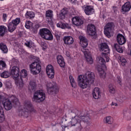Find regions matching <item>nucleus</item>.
<instances>
[{
    "label": "nucleus",
    "instance_id": "obj_37",
    "mask_svg": "<svg viewBox=\"0 0 131 131\" xmlns=\"http://www.w3.org/2000/svg\"><path fill=\"white\" fill-rule=\"evenodd\" d=\"M1 77H3V78H8V77H10V75H11V74L9 73V72L7 71H5L3 72L2 73L0 74Z\"/></svg>",
    "mask_w": 131,
    "mask_h": 131
},
{
    "label": "nucleus",
    "instance_id": "obj_35",
    "mask_svg": "<svg viewBox=\"0 0 131 131\" xmlns=\"http://www.w3.org/2000/svg\"><path fill=\"white\" fill-rule=\"evenodd\" d=\"M10 100L14 105H18L19 104V100L15 96L12 95L11 97Z\"/></svg>",
    "mask_w": 131,
    "mask_h": 131
},
{
    "label": "nucleus",
    "instance_id": "obj_9",
    "mask_svg": "<svg viewBox=\"0 0 131 131\" xmlns=\"http://www.w3.org/2000/svg\"><path fill=\"white\" fill-rule=\"evenodd\" d=\"M21 21L20 18L17 17L15 19L12 20L11 22L8 23L7 27H8V30L9 32H14L15 30H16V28H17V26L20 24V22Z\"/></svg>",
    "mask_w": 131,
    "mask_h": 131
},
{
    "label": "nucleus",
    "instance_id": "obj_49",
    "mask_svg": "<svg viewBox=\"0 0 131 131\" xmlns=\"http://www.w3.org/2000/svg\"><path fill=\"white\" fill-rule=\"evenodd\" d=\"M46 45V43H45L44 42H43L41 45V47H42L43 49H45V48H46V46H45Z\"/></svg>",
    "mask_w": 131,
    "mask_h": 131
},
{
    "label": "nucleus",
    "instance_id": "obj_36",
    "mask_svg": "<svg viewBox=\"0 0 131 131\" xmlns=\"http://www.w3.org/2000/svg\"><path fill=\"white\" fill-rule=\"evenodd\" d=\"M108 91L111 94H115V86L112 84L108 85Z\"/></svg>",
    "mask_w": 131,
    "mask_h": 131
},
{
    "label": "nucleus",
    "instance_id": "obj_40",
    "mask_svg": "<svg viewBox=\"0 0 131 131\" xmlns=\"http://www.w3.org/2000/svg\"><path fill=\"white\" fill-rule=\"evenodd\" d=\"M120 62L121 64V65H122V66H124V65H125V64H126V59L125 58H124V57L121 56L119 58Z\"/></svg>",
    "mask_w": 131,
    "mask_h": 131
},
{
    "label": "nucleus",
    "instance_id": "obj_12",
    "mask_svg": "<svg viewBox=\"0 0 131 131\" xmlns=\"http://www.w3.org/2000/svg\"><path fill=\"white\" fill-rule=\"evenodd\" d=\"M72 23L76 26H81L83 24L84 19L79 16H74L72 18Z\"/></svg>",
    "mask_w": 131,
    "mask_h": 131
},
{
    "label": "nucleus",
    "instance_id": "obj_53",
    "mask_svg": "<svg viewBox=\"0 0 131 131\" xmlns=\"http://www.w3.org/2000/svg\"><path fill=\"white\" fill-rule=\"evenodd\" d=\"M98 1H100V2H102V1H103V0H98Z\"/></svg>",
    "mask_w": 131,
    "mask_h": 131
},
{
    "label": "nucleus",
    "instance_id": "obj_7",
    "mask_svg": "<svg viewBox=\"0 0 131 131\" xmlns=\"http://www.w3.org/2000/svg\"><path fill=\"white\" fill-rule=\"evenodd\" d=\"M45 100H46V93H45L43 90H38L35 92L32 98L33 102L41 103V102H43Z\"/></svg>",
    "mask_w": 131,
    "mask_h": 131
},
{
    "label": "nucleus",
    "instance_id": "obj_16",
    "mask_svg": "<svg viewBox=\"0 0 131 131\" xmlns=\"http://www.w3.org/2000/svg\"><path fill=\"white\" fill-rule=\"evenodd\" d=\"M113 27V23H108L106 24L104 28V34L106 36H110V33L111 32V30H112V28Z\"/></svg>",
    "mask_w": 131,
    "mask_h": 131
},
{
    "label": "nucleus",
    "instance_id": "obj_18",
    "mask_svg": "<svg viewBox=\"0 0 131 131\" xmlns=\"http://www.w3.org/2000/svg\"><path fill=\"white\" fill-rule=\"evenodd\" d=\"M3 107L5 110L7 111H9V110H11L13 107V104H12V101L10 100V99L5 100V102H3L2 104Z\"/></svg>",
    "mask_w": 131,
    "mask_h": 131
},
{
    "label": "nucleus",
    "instance_id": "obj_6",
    "mask_svg": "<svg viewBox=\"0 0 131 131\" xmlns=\"http://www.w3.org/2000/svg\"><path fill=\"white\" fill-rule=\"evenodd\" d=\"M24 108L19 111V116H26L30 113V112H34L35 113L36 111L33 108V105L31 103V101L29 100H26L24 103Z\"/></svg>",
    "mask_w": 131,
    "mask_h": 131
},
{
    "label": "nucleus",
    "instance_id": "obj_46",
    "mask_svg": "<svg viewBox=\"0 0 131 131\" xmlns=\"http://www.w3.org/2000/svg\"><path fill=\"white\" fill-rule=\"evenodd\" d=\"M4 108H3V106L0 105V115H4Z\"/></svg>",
    "mask_w": 131,
    "mask_h": 131
},
{
    "label": "nucleus",
    "instance_id": "obj_48",
    "mask_svg": "<svg viewBox=\"0 0 131 131\" xmlns=\"http://www.w3.org/2000/svg\"><path fill=\"white\" fill-rule=\"evenodd\" d=\"M111 105L112 106H118V105H117V103H115V102H112V103H111Z\"/></svg>",
    "mask_w": 131,
    "mask_h": 131
},
{
    "label": "nucleus",
    "instance_id": "obj_28",
    "mask_svg": "<svg viewBox=\"0 0 131 131\" xmlns=\"http://www.w3.org/2000/svg\"><path fill=\"white\" fill-rule=\"evenodd\" d=\"M0 50L3 54H8V47L4 43H0Z\"/></svg>",
    "mask_w": 131,
    "mask_h": 131
},
{
    "label": "nucleus",
    "instance_id": "obj_29",
    "mask_svg": "<svg viewBox=\"0 0 131 131\" xmlns=\"http://www.w3.org/2000/svg\"><path fill=\"white\" fill-rule=\"evenodd\" d=\"M8 31V28L5 26H0V36L3 37L6 34V32Z\"/></svg>",
    "mask_w": 131,
    "mask_h": 131
},
{
    "label": "nucleus",
    "instance_id": "obj_15",
    "mask_svg": "<svg viewBox=\"0 0 131 131\" xmlns=\"http://www.w3.org/2000/svg\"><path fill=\"white\" fill-rule=\"evenodd\" d=\"M87 32L90 36H94L96 35V27L93 24L89 25L87 29Z\"/></svg>",
    "mask_w": 131,
    "mask_h": 131
},
{
    "label": "nucleus",
    "instance_id": "obj_55",
    "mask_svg": "<svg viewBox=\"0 0 131 131\" xmlns=\"http://www.w3.org/2000/svg\"><path fill=\"white\" fill-rule=\"evenodd\" d=\"M1 2H3V1H4V0H0Z\"/></svg>",
    "mask_w": 131,
    "mask_h": 131
},
{
    "label": "nucleus",
    "instance_id": "obj_14",
    "mask_svg": "<svg viewBox=\"0 0 131 131\" xmlns=\"http://www.w3.org/2000/svg\"><path fill=\"white\" fill-rule=\"evenodd\" d=\"M10 75H12L14 78H18L20 75V69L17 66H14L11 68Z\"/></svg>",
    "mask_w": 131,
    "mask_h": 131
},
{
    "label": "nucleus",
    "instance_id": "obj_27",
    "mask_svg": "<svg viewBox=\"0 0 131 131\" xmlns=\"http://www.w3.org/2000/svg\"><path fill=\"white\" fill-rule=\"evenodd\" d=\"M123 117L127 119V120H130L131 115L130 113H129V111L127 109L124 110L123 112Z\"/></svg>",
    "mask_w": 131,
    "mask_h": 131
},
{
    "label": "nucleus",
    "instance_id": "obj_1",
    "mask_svg": "<svg viewBox=\"0 0 131 131\" xmlns=\"http://www.w3.org/2000/svg\"><path fill=\"white\" fill-rule=\"evenodd\" d=\"M95 81L94 73L87 72L85 75H80L78 77V85L81 89H86L88 84H92Z\"/></svg>",
    "mask_w": 131,
    "mask_h": 131
},
{
    "label": "nucleus",
    "instance_id": "obj_19",
    "mask_svg": "<svg viewBox=\"0 0 131 131\" xmlns=\"http://www.w3.org/2000/svg\"><path fill=\"white\" fill-rule=\"evenodd\" d=\"M117 40L118 42L119 45L122 46V45H124L125 43L126 40L125 39V37L122 34H118L117 36Z\"/></svg>",
    "mask_w": 131,
    "mask_h": 131
},
{
    "label": "nucleus",
    "instance_id": "obj_13",
    "mask_svg": "<svg viewBox=\"0 0 131 131\" xmlns=\"http://www.w3.org/2000/svg\"><path fill=\"white\" fill-rule=\"evenodd\" d=\"M46 73L49 78H54V76H55L54 67L51 64L48 65L46 68Z\"/></svg>",
    "mask_w": 131,
    "mask_h": 131
},
{
    "label": "nucleus",
    "instance_id": "obj_4",
    "mask_svg": "<svg viewBox=\"0 0 131 131\" xmlns=\"http://www.w3.org/2000/svg\"><path fill=\"white\" fill-rule=\"evenodd\" d=\"M100 51L104 52L101 53V57L97 59L99 64L104 65L106 62H109V54H110V48L106 43H101L100 44Z\"/></svg>",
    "mask_w": 131,
    "mask_h": 131
},
{
    "label": "nucleus",
    "instance_id": "obj_41",
    "mask_svg": "<svg viewBox=\"0 0 131 131\" xmlns=\"http://www.w3.org/2000/svg\"><path fill=\"white\" fill-rule=\"evenodd\" d=\"M6 100L5 96L0 95V106H2L5 103Z\"/></svg>",
    "mask_w": 131,
    "mask_h": 131
},
{
    "label": "nucleus",
    "instance_id": "obj_22",
    "mask_svg": "<svg viewBox=\"0 0 131 131\" xmlns=\"http://www.w3.org/2000/svg\"><path fill=\"white\" fill-rule=\"evenodd\" d=\"M93 98L96 99H98L101 98V92H100V88H95L92 93Z\"/></svg>",
    "mask_w": 131,
    "mask_h": 131
},
{
    "label": "nucleus",
    "instance_id": "obj_8",
    "mask_svg": "<svg viewBox=\"0 0 131 131\" xmlns=\"http://www.w3.org/2000/svg\"><path fill=\"white\" fill-rule=\"evenodd\" d=\"M39 35L42 38L46 40H53L54 39V36H53L51 31L46 28L40 29Z\"/></svg>",
    "mask_w": 131,
    "mask_h": 131
},
{
    "label": "nucleus",
    "instance_id": "obj_3",
    "mask_svg": "<svg viewBox=\"0 0 131 131\" xmlns=\"http://www.w3.org/2000/svg\"><path fill=\"white\" fill-rule=\"evenodd\" d=\"M80 43L82 46L81 51L84 54V57L86 58V60L89 64H93L94 60L92 57V55H91V52L89 49H86L85 48L89 46V43L88 42V39L84 37L83 36H80Z\"/></svg>",
    "mask_w": 131,
    "mask_h": 131
},
{
    "label": "nucleus",
    "instance_id": "obj_56",
    "mask_svg": "<svg viewBox=\"0 0 131 131\" xmlns=\"http://www.w3.org/2000/svg\"><path fill=\"white\" fill-rule=\"evenodd\" d=\"M116 11H114V12L115 13Z\"/></svg>",
    "mask_w": 131,
    "mask_h": 131
},
{
    "label": "nucleus",
    "instance_id": "obj_43",
    "mask_svg": "<svg viewBox=\"0 0 131 131\" xmlns=\"http://www.w3.org/2000/svg\"><path fill=\"white\" fill-rule=\"evenodd\" d=\"M32 25V23L30 21H26L25 24V27L27 28V29H29L30 28V26Z\"/></svg>",
    "mask_w": 131,
    "mask_h": 131
},
{
    "label": "nucleus",
    "instance_id": "obj_20",
    "mask_svg": "<svg viewBox=\"0 0 131 131\" xmlns=\"http://www.w3.org/2000/svg\"><path fill=\"white\" fill-rule=\"evenodd\" d=\"M63 40L64 41V43L65 45H68V46L72 45L74 41L73 38L70 36H64L63 38Z\"/></svg>",
    "mask_w": 131,
    "mask_h": 131
},
{
    "label": "nucleus",
    "instance_id": "obj_51",
    "mask_svg": "<svg viewBox=\"0 0 131 131\" xmlns=\"http://www.w3.org/2000/svg\"><path fill=\"white\" fill-rule=\"evenodd\" d=\"M2 86H3V83L0 81V88H2Z\"/></svg>",
    "mask_w": 131,
    "mask_h": 131
},
{
    "label": "nucleus",
    "instance_id": "obj_34",
    "mask_svg": "<svg viewBox=\"0 0 131 131\" xmlns=\"http://www.w3.org/2000/svg\"><path fill=\"white\" fill-rule=\"evenodd\" d=\"M104 121L108 124H112L113 123V118L111 116H107L104 119Z\"/></svg>",
    "mask_w": 131,
    "mask_h": 131
},
{
    "label": "nucleus",
    "instance_id": "obj_52",
    "mask_svg": "<svg viewBox=\"0 0 131 131\" xmlns=\"http://www.w3.org/2000/svg\"><path fill=\"white\" fill-rule=\"evenodd\" d=\"M75 0H71V2H72V3H74V1H75Z\"/></svg>",
    "mask_w": 131,
    "mask_h": 131
},
{
    "label": "nucleus",
    "instance_id": "obj_24",
    "mask_svg": "<svg viewBox=\"0 0 131 131\" xmlns=\"http://www.w3.org/2000/svg\"><path fill=\"white\" fill-rule=\"evenodd\" d=\"M53 11L52 10H48L46 11V21L49 23V22H51L52 20H53Z\"/></svg>",
    "mask_w": 131,
    "mask_h": 131
},
{
    "label": "nucleus",
    "instance_id": "obj_25",
    "mask_svg": "<svg viewBox=\"0 0 131 131\" xmlns=\"http://www.w3.org/2000/svg\"><path fill=\"white\" fill-rule=\"evenodd\" d=\"M68 14V8H63L60 12V13L59 14V18L61 20H63V19H65V16L66 15Z\"/></svg>",
    "mask_w": 131,
    "mask_h": 131
},
{
    "label": "nucleus",
    "instance_id": "obj_32",
    "mask_svg": "<svg viewBox=\"0 0 131 131\" xmlns=\"http://www.w3.org/2000/svg\"><path fill=\"white\" fill-rule=\"evenodd\" d=\"M113 48V49H115V50H116L118 53H123V49H122V47L120 46V45L118 43H115Z\"/></svg>",
    "mask_w": 131,
    "mask_h": 131
},
{
    "label": "nucleus",
    "instance_id": "obj_42",
    "mask_svg": "<svg viewBox=\"0 0 131 131\" xmlns=\"http://www.w3.org/2000/svg\"><path fill=\"white\" fill-rule=\"evenodd\" d=\"M38 28H39V25H38V24H36L34 27H32V31H33L34 33H36L37 32Z\"/></svg>",
    "mask_w": 131,
    "mask_h": 131
},
{
    "label": "nucleus",
    "instance_id": "obj_26",
    "mask_svg": "<svg viewBox=\"0 0 131 131\" xmlns=\"http://www.w3.org/2000/svg\"><path fill=\"white\" fill-rule=\"evenodd\" d=\"M57 27H59V28H62V29H65V28H68V29H70L71 27L68 24H64L62 22H59L58 24H57Z\"/></svg>",
    "mask_w": 131,
    "mask_h": 131
},
{
    "label": "nucleus",
    "instance_id": "obj_44",
    "mask_svg": "<svg viewBox=\"0 0 131 131\" xmlns=\"http://www.w3.org/2000/svg\"><path fill=\"white\" fill-rule=\"evenodd\" d=\"M25 46L28 47L29 49H31L32 48V41H29L27 43H25Z\"/></svg>",
    "mask_w": 131,
    "mask_h": 131
},
{
    "label": "nucleus",
    "instance_id": "obj_10",
    "mask_svg": "<svg viewBox=\"0 0 131 131\" xmlns=\"http://www.w3.org/2000/svg\"><path fill=\"white\" fill-rule=\"evenodd\" d=\"M27 71L25 69H23L20 72V80H17L16 81V84L17 85V86H19L20 89H22L23 88V78L26 77L27 76Z\"/></svg>",
    "mask_w": 131,
    "mask_h": 131
},
{
    "label": "nucleus",
    "instance_id": "obj_39",
    "mask_svg": "<svg viewBox=\"0 0 131 131\" xmlns=\"http://www.w3.org/2000/svg\"><path fill=\"white\" fill-rule=\"evenodd\" d=\"M70 81L72 88H76V83H75L74 78L72 76H70Z\"/></svg>",
    "mask_w": 131,
    "mask_h": 131
},
{
    "label": "nucleus",
    "instance_id": "obj_47",
    "mask_svg": "<svg viewBox=\"0 0 131 131\" xmlns=\"http://www.w3.org/2000/svg\"><path fill=\"white\" fill-rule=\"evenodd\" d=\"M7 14L3 13V21L4 22H6L7 21Z\"/></svg>",
    "mask_w": 131,
    "mask_h": 131
},
{
    "label": "nucleus",
    "instance_id": "obj_54",
    "mask_svg": "<svg viewBox=\"0 0 131 131\" xmlns=\"http://www.w3.org/2000/svg\"><path fill=\"white\" fill-rule=\"evenodd\" d=\"M129 108H130V109L131 110V105L130 106V107H129Z\"/></svg>",
    "mask_w": 131,
    "mask_h": 131
},
{
    "label": "nucleus",
    "instance_id": "obj_5",
    "mask_svg": "<svg viewBox=\"0 0 131 131\" xmlns=\"http://www.w3.org/2000/svg\"><path fill=\"white\" fill-rule=\"evenodd\" d=\"M30 58L34 61L33 62L29 65L31 73L34 75H37L38 73H40L41 71V66L39 64L40 60L39 58L33 55H30Z\"/></svg>",
    "mask_w": 131,
    "mask_h": 131
},
{
    "label": "nucleus",
    "instance_id": "obj_45",
    "mask_svg": "<svg viewBox=\"0 0 131 131\" xmlns=\"http://www.w3.org/2000/svg\"><path fill=\"white\" fill-rule=\"evenodd\" d=\"M117 100L120 102L121 103H122V102L124 101V98H123V95H121L120 96L117 98Z\"/></svg>",
    "mask_w": 131,
    "mask_h": 131
},
{
    "label": "nucleus",
    "instance_id": "obj_31",
    "mask_svg": "<svg viewBox=\"0 0 131 131\" xmlns=\"http://www.w3.org/2000/svg\"><path fill=\"white\" fill-rule=\"evenodd\" d=\"M29 90L30 91L31 93L32 92H35L36 90V84L34 82H30V85L29 86Z\"/></svg>",
    "mask_w": 131,
    "mask_h": 131
},
{
    "label": "nucleus",
    "instance_id": "obj_30",
    "mask_svg": "<svg viewBox=\"0 0 131 131\" xmlns=\"http://www.w3.org/2000/svg\"><path fill=\"white\" fill-rule=\"evenodd\" d=\"M97 70L101 78H105L106 77V73H105V71H104V70H103L102 67H98Z\"/></svg>",
    "mask_w": 131,
    "mask_h": 131
},
{
    "label": "nucleus",
    "instance_id": "obj_23",
    "mask_svg": "<svg viewBox=\"0 0 131 131\" xmlns=\"http://www.w3.org/2000/svg\"><path fill=\"white\" fill-rule=\"evenodd\" d=\"M131 9V3L129 2H126L122 6V11L123 12H128L130 11Z\"/></svg>",
    "mask_w": 131,
    "mask_h": 131
},
{
    "label": "nucleus",
    "instance_id": "obj_38",
    "mask_svg": "<svg viewBox=\"0 0 131 131\" xmlns=\"http://www.w3.org/2000/svg\"><path fill=\"white\" fill-rule=\"evenodd\" d=\"M7 68V63L4 60H0V70H4Z\"/></svg>",
    "mask_w": 131,
    "mask_h": 131
},
{
    "label": "nucleus",
    "instance_id": "obj_2",
    "mask_svg": "<svg viewBox=\"0 0 131 131\" xmlns=\"http://www.w3.org/2000/svg\"><path fill=\"white\" fill-rule=\"evenodd\" d=\"M90 121H91L90 115L85 114L83 115H80L78 118L72 119L71 123L72 126H76V128L81 130L83 127H85L86 125L90 124Z\"/></svg>",
    "mask_w": 131,
    "mask_h": 131
},
{
    "label": "nucleus",
    "instance_id": "obj_50",
    "mask_svg": "<svg viewBox=\"0 0 131 131\" xmlns=\"http://www.w3.org/2000/svg\"><path fill=\"white\" fill-rule=\"evenodd\" d=\"M118 83H120V84L121 85V84H120V83H121V79H118Z\"/></svg>",
    "mask_w": 131,
    "mask_h": 131
},
{
    "label": "nucleus",
    "instance_id": "obj_33",
    "mask_svg": "<svg viewBox=\"0 0 131 131\" xmlns=\"http://www.w3.org/2000/svg\"><path fill=\"white\" fill-rule=\"evenodd\" d=\"M34 17H35V14L32 11H28L26 13V17L27 19H33Z\"/></svg>",
    "mask_w": 131,
    "mask_h": 131
},
{
    "label": "nucleus",
    "instance_id": "obj_17",
    "mask_svg": "<svg viewBox=\"0 0 131 131\" xmlns=\"http://www.w3.org/2000/svg\"><path fill=\"white\" fill-rule=\"evenodd\" d=\"M84 11L86 15L88 16H90L92 15V14H94V12H95V10L94 9V6L87 5L84 7Z\"/></svg>",
    "mask_w": 131,
    "mask_h": 131
},
{
    "label": "nucleus",
    "instance_id": "obj_21",
    "mask_svg": "<svg viewBox=\"0 0 131 131\" xmlns=\"http://www.w3.org/2000/svg\"><path fill=\"white\" fill-rule=\"evenodd\" d=\"M57 61L58 64L60 66L61 68H64L65 67V61H64V57L61 55H58L57 56Z\"/></svg>",
    "mask_w": 131,
    "mask_h": 131
},
{
    "label": "nucleus",
    "instance_id": "obj_11",
    "mask_svg": "<svg viewBox=\"0 0 131 131\" xmlns=\"http://www.w3.org/2000/svg\"><path fill=\"white\" fill-rule=\"evenodd\" d=\"M47 92L48 94H50V95H53V96H55V95H56V94H58V92H59V89H58V88L57 86H54V85H52V84H50L49 86V84H47Z\"/></svg>",
    "mask_w": 131,
    "mask_h": 131
}]
</instances>
